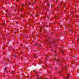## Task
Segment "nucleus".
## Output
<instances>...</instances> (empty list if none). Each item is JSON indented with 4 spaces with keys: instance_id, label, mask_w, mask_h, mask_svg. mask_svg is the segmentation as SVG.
<instances>
[{
    "instance_id": "13",
    "label": "nucleus",
    "mask_w": 79,
    "mask_h": 79,
    "mask_svg": "<svg viewBox=\"0 0 79 79\" xmlns=\"http://www.w3.org/2000/svg\"><path fill=\"white\" fill-rule=\"evenodd\" d=\"M40 47H42V45H40Z\"/></svg>"
},
{
    "instance_id": "4",
    "label": "nucleus",
    "mask_w": 79,
    "mask_h": 79,
    "mask_svg": "<svg viewBox=\"0 0 79 79\" xmlns=\"http://www.w3.org/2000/svg\"><path fill=\"white\" fill-rule=\"evenodd\" d=\"M38 45V44L37 43L35 45H35Z\"/></svg>"
},
{
    "instance_id": "5",
    "label": "nucleus",
    "mask_w": 79,
    "mask_h": 79,
    "mask_svg": "<svg viewBox=\"0 0 79 79\" xmlns=\"http://www.w3.org/2000/svg\"><path fill=\"white\" fill-rule=\"evenodd\" d=\"M14 58H15V57H16V55H14Z\"/></svg>"
},
{
    "instance_id": "11",
    "label": "nucleus",
    "mask_w": 79,
    "mask_h": 79,
    "mask_svg": "<svg viewBox=\"0 0 79 79\" xmlns=\"http://www.w3.org/2000/svg\"><path fill=\"white\" fill-rule=\"evenodd\" d=\"M30 4H31V3H28V4H29V5H30Z\"/></svg>"
},
{
    "instance_id": "3",
    "label": "nucleus",
    "mask_w": 79,
    "mask_h": 79,
    "mask_svg": "<svg viewBox=\"0 0 79 79\" xmlns=\"http://www.w3.org/2000/svg\"><path fill=\"white\" fill-rule=\"evenodd\" d=\"M5 70L6 71H7V69H6V68H5Z\"/></svg>"
},
{
    "instance_id": "2",
    "label": "nucleus",
    "mask_w": 79,
    "mask_h": 79,
    "mask_svg": "<svg viewBox=\"0 0 79 79\" xmlns=\"http://www.w3.org/2000/svg\"><path fill=\"white\" fill-rule=\"evenodd\" d=\"M34 57H36V55L35 54L34 56Z\"/></svg>"
},
{
    "instance_id": "9",
    "label": "nucleus",
    "mask_w": 79,
    "mask_h": 79,
    "mask_svg": "<svg viewBox=\"0 0 79 79\" xmlns=\"http://www.w3.org/2000/svg\"><path fill=\"white\" fill-rule=\"evenodd\" d=\"M33 72H35V70H34Z\"/></svg>"
},
{
    "instance_id": "1",
    "label": "nucleus",
    "mask_w": 79,
    "mask_h": 79,
    "mask_svg": "<svg viewBox=\"0 0 79 79\" xmlns=\"http://www.w3.org/2000/svg\"><path fill=\"white\" fill-rule=\"evenodd\" d=\"M69 74H68V76L67 77H65L64 78L65 79H68L69 78Z\"/></svg>"
},
{
    "instance_id": "14",
    "label": "nucleus",
    "mask_w": 79,
    "mask_h": 79,
    "mask_svg": "<svg viewBox=\"0 0 79 79\" xmlns=\"http://www.w3.org/2000/svg\"><path fill=\"white\" fill-rule=\"evenodd\" d=\"M50 44H52V43H50Z\"/></svg>"
},
{
    "instance_id": "12",
    "label": "nucleus",
    "mask_w": 79,
    "mask_h": 79,
    "mask_svg": "<svg viewBox=\"0 0 79 79\" xmlns=\"http://www.w3.org/2000/svg\"><path fill=\"white\" fill-rule=\"evenodd\" d=\"M56 79V77L54 78V79Z\"/></svg>"
},
{
    "instance_id": "6",
    "label": "nucleus",
    "mask_w": 79,
    "mask_h": 79,
    "mask_svg": "<svg viewBox=\"0 0 79 79\" xmlns=\"http://www.w3.org/2000/svg\"><path fill=\"white\" fill-rule=\"evenodd\" d=\"M35 3V1L33 2V3Z\"/></svg>"
},
{
    "instance_id": "10",
    "label": "nucleus",
    "mask_w": 79,
    "mask_h": 79,
    "mask_svg": "<svg viewBox=\"0 0 79 79\" xmlns=\"http://www.w3.org/2000/svg\"><path fill=\"white\" fill-rule=\"evenodd\" d=\"M7 61H9V59H7Z\"/></svg>"
},
{
    "instance_id": "8",
    "label": "nucleus",
    "mask_w": 79,
    "mask_h": 79,
    "mask_svg": "<svg viewBox=\"0 0 79 79\" xmlns=\"http://www.w3.org/2000/svg\"><path fill=\"white\" fill-rule=\"evenodd\" d=\"M66 67H67L66 66H65V68H66Z\"/></svg>"
},
{
    "instance_id": "7",
    "label": "nucleus",
    "mask_w": 79,
    "mask_h": 79,
    "mask_svg": "<svg viewBox=\"0 0 79 79\" xmlns=\"http://www.w3.org/2000/svg\"><path fill=\"white\" fill-rule=\"evenodd\" d=\"M50 6V5H48V6L49 7V6Z\"/></svg>"
}]
</instances>
